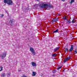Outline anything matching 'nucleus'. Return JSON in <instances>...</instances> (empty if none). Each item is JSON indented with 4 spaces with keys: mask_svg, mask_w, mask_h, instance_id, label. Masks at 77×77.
<instances>
[{
    "mask_svg": "<svg viewBox=\"0 0 77 77\" xmlns=\"http://www.w3.org/2000/svg\"><path fill=\"white\" fill-rule=\"evenodd\" d=\"M73 47H74L73 45H71V47L70 48V49L69 50V51L71 52L73 50Z\"/></svg>",
    "mask_w": 77,
    "mask_h": 77,
    "instance_id": "nucleus-7",
    "label": "nucleus"
},
{
    "mask_svg": "<svg viewBox=\"0 0 77 77\" xmlns=\"http://www.w3.org/2000/svg\"><path fill=\"white\" fill-rule=\"evenodd\" d=\"M77 53V49H76L74 51V52L73 53L74 54H76V53Z\"/></svg>",
    "mask_w": 77,
    "mask_h": 77,
    "instance_id": "nucleus-15",
    "label": "nucleus"
},
{
    "mask_svg": "<svg viewBox=\"0 0 77 77\" xmlns=\"http://www.w3.org/2000/svg\"><path fill=\"white\" fill-rule=\"evenodd\" d=\"M57 55V54H52V57H56V56Z\"/></svg>",
    "mask_w": 77,
    "mask_h": 77,
    "instance_id": "nucleus-12",
    "label": "nucleus"
},
{
    "mask_svg": "<svg viewBox=\"0 0 77 77\" xmlns=\"http://www.w3.org/2000/svg\"><path fill=\"white\" fill-rule=\"evenodd\" d=\"M3 70V67H0V71H2Z\"/></svg>",
    "mask_w": 77,
    "mask_h": 77,
    "instance_id": "nucleus-19",
    "label": "nucleus"
},
{
    "mask_svg": "<svg viewBox=\"0 0 77 77\" xmlns=\"http://www.w3.org/2000/svg\"><path fill=\"white\" fill-rule=\"evenodd\" d=\"M61 1H62V2H65V0H61Z\"/></svg>",
    "mask_w": 77,
    "mask_h": 77,
    "instance_id": "nucleus-30",
    "label": "nucleus"
},
{
    "mask_svg": "<svg viewBox=\"0 0 77 77\" xmlns=\"http://www.w3.org/2000/svg\"><path fill=\"white\" fill-rule=\"evenodd\" d=\"M36 74V72H32V76H35Z\"/></svg>",
    "mask_w": 77,
    "mask_h": 77,
    "instance_id": "nucleus-9",
    "label": "nucleus"
},
{
    "mask_svg": "<svg viewBox=\"0 0 77 77\" xmlns=\"http://www.w3.org/2000/svg\"><path fill=\"white\" fill-rule=\"evenodd\" d=\"M59 47H57L56 48L54 49V51L56 52V51H57L59 50Z\"/></svg>",
    "mask_w": 77,
    "mask_h": 77,
    "instance_id": "nucleus-10",
    "label": "nucleus"
},
{
    "mask_svg": "<svg viewBox=\"0 0 77 77\" xmlns=\"http://www.w3.org/2000/svg\"><path fill=\"white\" fill-rule=\"evenodd\" d=\"M39 7L40 8H46L47 10H48V9H50V8H52V7L50 5L44 4V2H42L40 3Z\"/></svg>",
    "mask_w": 77,
    "mask_h": 77,
    "instance_id": "nucleus-1",
    "label": "nucleus"
},
{
    "mask_svg": "<svg viewBox=\"0 0 77 77\" xmlns=\"http://www.w3.org/2000/svg\"><path fill=\"white\" fill-rule=\"evenodd\" d=\"M57 72V71L55 70H54L53 71V72H54V73H55V72Z\"/></svg>",
    "mask_w": 77,
    "mask_h": 77,
    "instance_id": "nucleus-21",
    "label": "nucleus"
},
{
    "mask_svg": "<svg viewBox=\"0 0 77 77\" xmlns=\"http://www.w3.org/2000/svg\"><path fill=\"white\" fill-rule=\"evenodd\" d=\"M30 51H31L33 55H35V54H36V53H35V50H34V49L32 47H30Z\"/></svg>",
    "mask_w": 77,
    "mask_h": 77,
    "instance_id": "nucleus-2",
    "label": "nucleus"
},
{
    "mask_svg": "<svg viewBox=\"0 0 77 77\" xmlns=\"http://www.w3.org/2000/svg\"><path fill=\"white\" fill-rule=\"evenodd\" d=\"M66 5H65V6H66Z\"/></svg>",
    "mask_w": 77,
    "mask_h": 77,
    "instance_id": "nucleus-33",
    "label": "nucleus"
},
{
    "mask_svg": "<svg viewBox=\"0 0 77 77\" xmlns=\"http://www.w3.org/2000/svg\"><path fill=\"white\" fill-rule=\"evenodd\" d=\"M57 32H58V29H57L55 31H54L53 32V33H57Z\"/></svg>",
    "mask_w": 77,
    "mask_h": 77,
    "instance_id": "nucleus-14",
    "label": "nucleus"
},
{
    "mask_svg": "<svg viewBox=\"0 0 77 77\" xmlns=\"http://www.w3.org/2000/svg\"><path fill=\"white\" fill-rule=\"evenodd\" d=\"M10 24L11 26H13V25H14V24H15V20H10Z\"/></svg>",
    "mask_w": 77,
    "mask_h": 77,
    "instance_id": "nucleus-4",
    "label": "nucleus"
},
{
    "mask_svg": "<svg viewBox=\"0 0 77 77\" xmlns=\"http://www.w3.org/2000/svg\"><path fill=\"white\" fill-rule=\"evenodd\" d=\"M8 5H12L14 4L13 2L11 0H8L7 3Z\"/></svg>",
    "mask_w": 77,
    "mask_h": 77,
    "instance_id": "nucleus-3",
    "label": "nucleus"
},
{
    "mask_svg": "<svg viewBox=\"0 0 77 77\" xmlns=\"http://www.w3.org/2000/svg\"><path fill=\"white\" fill-rule=\"evenodd\" d=\"M4 2L5 3H8V0H4Z\"/></svg>",
    "mask_w": 77,
    "mask_h": 77,
    "instance_id": "nucleus-17",
    "label": "nucleus"
},
{
    "mask_svg": "<svg viewBox=\"0 0 77 77\" xmlns=\"http://www.w3.org/2000/svg\"><path fill=\"white\" fill-rule=\"evenodd\" d=\"M63 19H64L65 20H67V18H66V16H65L63 17Z\"/></svg>",
    "mask_w": 77,
    "mask_h": 77,
    "instance_id": "nucleus-16",
    "label": "nucleus"
},
{
    "mask_svg": "<svg viewBox=\"0 0 77 77\" xmlns=\"http://www.w3.org/2000/svg\"><path fill=\"white\" fill-rule=\"evenodd\" d=\"M73 2H74V0H71V2H70V4H72V3H73Z\"/></svg>",
    "mask_w": 77,
    "mask_h": 77,
    "instance_id": "nucleus-18",
    "label": "nucleus"
},
{
    "mask_svg": "<svg viewBox=\"0 0 77 77\" xmlns=\"http://www.w3.org/2000/svg\"><path fill=\"white\" fill-rule=\"evenodd\" d=\"M70 21H71L70 20L68 21V23H71V22H70Z\"/></svg>",
    "mask_w": 77,
    "mask_h": 77,
    "instance_id": "nucleus-28",
    "label": "nucleus"
},
{
    "mask_svg": "<svg viewBox=\"0 0 77 77\" xmlns=\"http://www.w3.org/2000/svg\"><path fill=\"white\" fill-rule=\"evenodd\" d=\"M6 56V53H4L3 54L0 56L1 57L2 59H3Z\"/></svg>",
    "mask_w": 77,
    "mask_h": 77,
    "instance_id": "nucleus-5",
    "label": "nucleus"
},
{
    "mask_svg": "<svg viewBox=\"0 0 77 77\" xmlns=\"http://www.w3.org/2000/svg\"><path fill=\"white\" fill-rule=\"evenodd\" d=\"M70 59V57H67V58H66V59L68 60H69V59Z\"/></svg>",
    "mask_w": 77,
    "mask_h": 77,
    "instance_id": "nucleus-25",
    "label": "nucleus"
},
{
    "mask_svg": "<svg viewBox=\"0 0 77 77\" xmlns=\"http://www.w3.org/2000/svg\"><path fill=\"white\" fill-rule=\"evenodd\" d=\"M6 74H5V73H4L2 74V77H5V76H6Z\"/></svg>",
    "mask_w": 77,
    "mask_h": 77,
    "instance_id": "nucleus-11",
    "label": "nucleus"
},
{
    "mask_svg": "<svg viewBox=\"0 0 77 77\" xmlns=\"http://www.w3.org/2000/svg\"><path fill=\"white\" fill-rule=\"evenodd\" d=\"M62 67L60 66V67H59V68H57V70H59V69H60V68H61Z\"/></svg>",
    "mask_w": 77,
    "mask_h": 77,
    "instance_id": "nucleus-22",
    "label": "nucleus"
},
{
    "mask_svg": "<svg viewBox=\"0 0 77 77\" xmlns=\"http://www.w3.org/2000/svg\"><path fill=\"white\" fill-rule=\"evenodd\" d=\"M57 20H58V18H55L53 20V21H54V22H56V21H57Z\"/></svg>",
    "mask_w": 77,
    "mask_h": 77,
    "instance_id": "nucleus-8",
    "label": "nucleus"
},
{
    "mask_svg": "<svg viewBox=\"0 0 77 77\" xmlns=\"http://www.w3.org/2000/svg\"><path fill=\"white\" fill-rule=\"evenodd\" d=\"M68 61L67 59L66 58L64 60V63H65V62H66V61Z\"/></svg>",
    "mask_w": 77,
    "mask_h": 77,
    "instance_id": "nucleus-20",
    "label": "nucleus"
},
{
    "mask_svg": "<svg viewBox=\"0 0 77 77\" xmlns=\"http://www.w3.org/2000/svg\"><path fill=\"white\" fill-rule=\"evenodd\" d=\"M22 77H27L26 76H25V75H23Z\"/></svg>",
    "mask_w": 77,
    "mask_h": 77,
    "instance_id": "nucleus-29",
    "label": "nucleus"
},
{
    "mask_svg": "<svg viewBox=\"0 0 77 77\" xmlns=\"http://www.w3.org/2000/svg\"><path fill=\"white\" fill-rule=\"evenodd\" d=\"M36 1H39V0H35Z\"/></svg>",
    "mask_w": 77,
    "mask_h": 77,
    "instance_id": "nucleus-31",
    "label": "nucleus"
},
{
    "mask_svg": "<svg viewBox=\"0 0 77 77\" xmlns=\"http://www.w3.org/2000/svg\"><path fill=\"white\" fill-rule=\"evenodd\" d=\"M68 49L67 48H66L65 49V51L66 53H67L68 52Z\"/></svg>",
    "mask_w": 77,
    "mask_h": 77,
    "instance_id": "nucleus-13",
    "label": "nucleus"
},
{
    "mask_svg": "<svg viewBox=\"0 0 77 77\" xmlns=\"http://www.w3.org/2000/svg\"><path fill=\"white\" fill-rule=\"evenodd\" d=\"M38 4H36L34 5V6H35V7H36V6H38Z\"/></svg>",
    "mask_w": 77,
    "mask_h": 77,
    "instance_id": "nucleus-26",
    "label": "nucleus"
},
{
    "mask_svg": "<svg viewBox=\"0 0 77 77\" xmlns=\"http://www.w3.org/2000/svg\"><path fill=\"white\" fill-rule=\"evenodd\" d=\"M31 65H32V66H36V64L34 62H32Z\"/></svg>",
    "mask_w": 77,
    "mask_h": 77,
    "instance_id": "nucleus-6",
    "label": "nucleus"
},
{
    "mask_svg": "<svg viewBox=\"0 0 77 77\" xmlns=\"http://www.w3.org/2000/svg\"><path fill=\"white\" fill-rule=\"evenodd\" d=\"M74 22H75V20H72V23H74Z\"/></svg>",
    "mask_w": 77,
    "mask_h": 77,
    "instance_id": "nucleus-24",
    "label": "nucleus"
},
{
    "mask_svg": "<svg viewBox=\"0 0 77 77\" xmlns=\"http://www.w3.org/2000/svg\"><path fill=\"white\" fill-rule=\"evenodd\" d=\"M10 75H11V73H8L7 74L8 76H10Z\"/></svg>",
    "mask_w": 77,
    "mask_h": 77,
    "instance_id": "nucleus-23",
    "label": "nucleus"
},
{
    "mask_svg": "<svg viewBox=\"0 0 77 77\" xmlns=\"http://www.w3.org/2000/svg\"><path fill=\"white\" fill-rule=\"evenodd\" d=\"M21 71V70H19V71Z\"/></svg>",
    "mask_w": 77,
    "mask_h": 77,
    "instance_id": "nucleus-32",
    "label": "nucleus"
},
{
    "mask_svg": "<svg viewBox=\"0 0 77 77\" xmlns=\"http://www.w3.org/2000/svg\"><path fill=\"white\" fill-rule=\"evenodd\" d=\"M3 16H4L3 14H2V15H1V18H2V17H3Z\"/></svg>",
    "mask_w": 77,
    "mask_h": 77,
    "instance_id": "nucleus-27",
    "label": "nucleus"
}]
</instances>
